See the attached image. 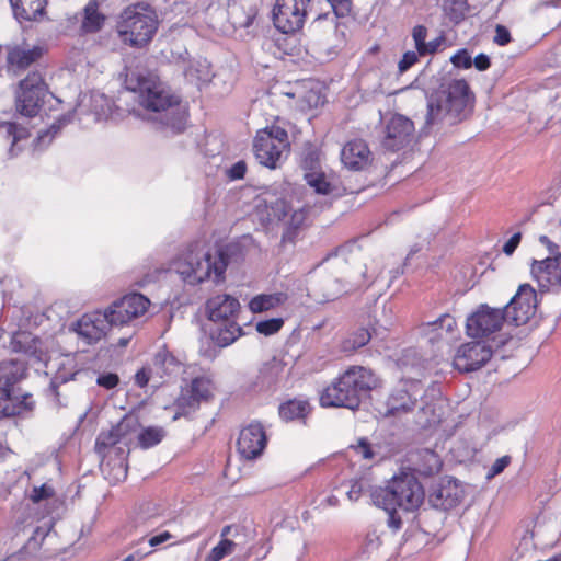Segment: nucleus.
<instances>
[{
    "label": "nucleus",
    "instance_id": "obj_29",
    "mask_svg": "<svg viewBox=\"0 0 561 561\" xmlns=\"http://www.w3.org/2000/svg\"><path fill=\"white\" fill-rule=\"evenodd\" d=\"M14 18L19 21H37L45 14L47 0H10Z\"/></svg>",
    "mask_w": 561,
    "mask_h": 561
},
{
    "label": "nucleus",
    "instance_id": "obj_21",
    "mask_svg": "<svg viewBox=\"0 0 561 561\" xmlns=\"http://www.w3.org/2000/svg\"><path fill=\"white\" fill-rule=\"evenodd\" d=\"M22 366L23 371L21 376L8 387L9 396L1 399L0 413L3 416L11 417L16 415H22L31 412L34 409L35 401L33 400L32 394H16L15 393V385L19 383L26 374V366L24 363L18 360Z\"/></svg>",
    "mask_w": 561,
    "mask_h": 561
},
{
    "label": "nucleus",
    "instance_id": "obj_64",
    "mask_svg": "<svg viewBox=\"0 0 561 561\" xmlns=\"http://www.w3.org/2000/svg\"><path fill=\"white\" fill-rule=\"evenodd\" d=\"M522 240V233H514L503 245V252L506 255H512Z\"/></svg>",
    "mask_w": 561,
    "mask_h": 561
},
{
    "label": "nucleus",
    "instance_id": "obj_46",
    "mask_svg": "<svg viewBox=\"0 0 561 561\" xmlns=\"http://www.w3.org/2000/svg\"><path fill=\"white\" fill-rule=\"evenodd\" d=\"M266 207L267 216L271 221H282L288 216L289 211L293 210L290 205L283 198L271 202Z\"/></svg>",
    "mask_w": 561,
    "mask_h": 561
},
{
    "label": "nucleus",
    "instance_id": "obj_14",
    "mask_svg": "<svg viewBox=\"0 0 561 561\" xmlns=\"http://www.w3.org/2000/svg\"><path fill=\"white\" fill-rule=\"evenodd\" d=\"M267 444V436L260 422H251L241 428L237 450L243 459L253 460L260 457Z\"/></svg>",
    "mask_w": 561,
    "mask_h": 561
},
{
    "label": "nucleus",
    "instance_id": "obj_30",
    "mask_svg": "<svg viewBox=\"0 0 561 561\" xmlns=\"http://www.w3.org/2000/svg\"><path fill=\"white\" fill-rule=\"evenodd\" d=\"M218 327L213 333V340L220 347H227L243 335V330L236 319L217 322Z\"/></svg>",
    "mask_w": 561,
    "mask_h": 561
},
{
    "label": "nucleus",
    "instance_id": "obj_8",
    "mask_svg": "<svg viewBox=\"0 0 561 561\" xmlns=\"http://www.w3.org/2000/svg\"><path fill=\"white\" fill-rule=\"evenodd\" d=\"M289 148L285 128L272 125L257 130L253 140V152L257 162L268 169H276L283 152Z\"/></svg>",
    "mask_w": 561,
    "mask_h": 561
},
{
    "label": "nucleus",
    "instance_id": "obj_62",
    "mask_svg": "<svg viewBox=\"0 0 561 561\" xmlns=\"http://www.w3.org/2000/svg\"><path fill=\"white\" fill-rule=\"evenodd\" d=\"M539 241L542 245H545L549 252L547 257H558V261H561V253L559 251V245L552 242L547 236H540Z\"/></svg>",
    "mask_w": 561,
    "mask_h": 561
},
{
    "label": "nucleus",
    "instance_id": "obj_9",
    "mask_svg": "<svg viewBox=\"0 0 561 561\" xmlns=\"http://www.w3.org/2000/svg\"><path fill=\"white\" fill-rule=\"evenodd\" d=\"M46 93L47 87L42 75L37 71L28 73L19 84L16 111L26 117L36 116Z\"/></svg>",
    "mask_w": 561,
    "mask_h": 561
},
{
    "label": "nucleus",
    "instance_id": "obj_40",
    "mask_svg": "<svg viewBox=\"0 0 561 561\" xmlns=\"http://www.w3.org/2000/svg\"><path fill=\"white\" fill-rule=\"evenodd\" d=\"M103 312L104 314H106L108 328L122 327L135 319L134 317L128 314V311L125 308H122V305L118 302V300L112 302V305L105 310H103Z\"/></svg>",
    "mask_w": 561,
    "mask_h": 561
},
{
    "label": "nucleus",
    "instance_id": "obj_55",
    "mask_svg": "<svg viewBox=\"0 0 561 561\" xmlns=\"http://www.w3.org/2000/svg\"><path fill=\"white\" fill-rule=\"evenodd\" d=\"M450 61L457 68L468 69L472 66V57L467 49H460L451 56Z\"/></svg>",
    "mask_w": 561,
    "mask_h": 561
},
{
    "label": "nucleus",
    "instance_id": "obj_35",
    "mask_svg": "<svg viewBox=\"0 0 561 561\" xmlns=\"http://www.w3.org/2000/svg\"><path fill=\"white\" fill-rule=\"evenodd\" d=\"M310 412V404L306 400L293 399L279 405L278 413L286 422L305 419Z\"/></svg>",
    "mask_w": 561,
    "mask_h": 561
},
{
    "label": "nucleus",
    "instance_id": "obj_17",
    "mask_svg": "<svg viewBox=\"0 0 561 561\" xmlns=\"http://www.w3.org/2000/svg\"><path fill=\"white\" fill-rule=\"evenodd\" d=\"M530 273L541 293L557 291L561 287V267L558 257L533 260Z\"/></svg>",
    "mask_w": 561,
    "mask_h": 561
},
{
    "label": "nucleus",
    "instance_id": "obj_15",
    "mask_svg": "<svg viewBox=\"0 0 561 561\" xmlns=\"http://www.w3.org/2000/svg\"><path fill=\"white\" fill-rule=\"evenodd\" d=\"M416 403V392L409 389L408 385L404 383L390 392L378 412L385 419L392 417L400 420L407 414L413 412Z\"/></svg>",
    "mask_w": 561,
    "mask_h": 561
},
{
    "label": "nucleus",
    "instance_id": "obj_28",
    "mask_svg": "<svg viewBox=\"0 0 561 561\" xmlns=\"http://www.w3.org/2000/svg\"><path fill=\"white\" fill-rule=\"evenodd\" d=\"M411 37L415 50L419 51L421 56H432L436 54L440 49L445 41V37L443 35L436 36L427 41L428 28L421 24L415 25L412 28Z\"/></svg>",
    "mask_w": 561,
    "mask_h": 561
},
{
    "label": "nucleus",
    "instance_id": "obj_36",
    "mask_svg": "<svg viewBox=\"0 0 561 561\" xmlns=\"http://www.w3.org/2000/svg\"><path fill=\"white\" fill-rule=\"evenodd\" d=\"M117 300L122 305V308H125L128 311V314L135 319L145 314L148 307L150 306V300L138 293L128 294Z\"/></svg>",
    "mask_w": 561,
    "mask_h": 561
},
{
    "label": "nucleus",
    "instance_id": "obj_25",
    "mask_svg": "<svg viewBox=\"0 0 561 561\" xmlns=\"http://www.w3.org/2000/svg\"><path fill=\"white\" fill-rule=\"evenodd\" d=\"M286 376V364L282 359L273 357L261 366L256 386L262 390H274L284 382Z\"/></svg>",
    "mask_w": 561,
    "mask_h": 561
},
{
    "label": "nucleus",
    "instance_id": "obj_59",
    "mask_svg": "<svg viewBox=\"0 0 561 561\" xmlns=\"http://www.w3.org/2000/svg\"><path fill=\"white\" fill-rule=\"evenodd\" d=\"M150 380H153L156 382L158 378L153 376V373H151V366L149 364L147 367H142L140 370L136 373L135 383L139 388H144L148 385Z\"/></svg>",
    "mask_w": 561,
    "mask_h": 561
},
{
    "label": "nucleus",
    "instance_id": "obj_13",
    "mask_svg": "<svg viewBox=\"0 0 561 561\" xmlns=\"http://www.w3.org/2000/svg\"><path fill=\"white\" fill-rule=\"evenodd\" d=\"M493 354V347L483 342H469L461 345L454 358L459 371L471 373L481 368Z\"/></svg>",
    "mask_w": 561,
    "mask_h": 561
},
{
    "label": "nucleus",
    "instance_id": "obj_4",
    "mask_svg": "<svg viewBox=\"0 0 561 561\" xmlns=\"http://www.w3.org/2000/svg\"><path fill=\"white\" fill-rule=\"evenodd\" d=\"M229 260L224 248L201 251L197 245H191L174 263V268L187 285L195 286L208 279L218 284L225 279Z\"/></svg>",
    "mask_w": 561,
    "mask_h": 561
},
{
    "label": "nucleus",
    "instance_id": "obj_10",
    "mask_svg": "<svg viewBox=\"0 0 561 561\" xmlns=\"http://www.w3.org/2000/svg\"><path fill=\"white\" fill-rule=\"evenodd\" d=\"M504 322L505 314L501 309L482 304L467 318L466 332L473 339L490 337L501 330Z\"/></svg>",
    "mask_w": 561,
    "mask_h": 561
},
{
    "label": "nucleus",
    "instance_id": "obj_11",
    "mask_svg": "<svg viewBox=\"0 0 561 561\" xmlns=\"http://www.w3.org/2000/svg\"><path fill=\"white\" fill-rule=\"evenodd\" d=\"M537 304L535 289L529 284H523L501 310L505 314L506 323L519 327L527 323L535 314Z\"/></svg>",
    "mask_w": 561,
    "mask_h": 561
},
{
    "label": "nucleus",
    "instance_id": "obj_53",
    "mask_svg": "<svg viewBox=\"0 0 561 561\" xmlns=\"http://www.w3.org/2000/svg\"><path fill=\"white\" fill-rule=\"evenodd\" d=\"M54 494V488L47 483H44L41 486H34L30 497L33 502L38 503L41 501L51 499Z\"/></svg>",
    "mask_w": 561,
    "mask_h": 561
},
{
    "label": "nucleus",
    "instance_id": "obj_7",
    "mask_svg": "<svg viewBox=\"0 0 561 561\" xmlns=\"http://www.w3.org/2000/svg\"><path fill=\"white\" fill-rule=\"evenodd\" d=\"M158 21L152 11L140 4L127 8L122 14L118 31L131 46L147 45L156 34Z\"/></svg>",
    "mask_w": 561,
    "mask_h": 561
},
{
    "label": "nucleus",
    "instance_id": "obj_1",
    "mask_svg": "<svg viewBox=\"0 0 561 561\" xmlns=\"http://www.w3.org/2000/svg\"><path fill=\"white\" fill-rule=\"evenodd\" d=\"M474 94L465 79H454L426 98L424 133L446 131L465 122L473 112Z\"/></svg>",
    "mask_w": 561,
    "mask_h": 561
},
{
    "label": "nucleus",
    "instance_id": "obj_12",
    "mask_svg": "<svg viewBox=\"0 0 561 561\" xmlns=\"http://www.w3.org/2000/svg\"><path fill=\"white\" fill-rule=\"evenodd\" d=\"M309 4L310 0H276L273 9L275 27L284 34L300 30Z\"/></svg>",
    "mask_w": 561,
    "mask_h": 561
},
{
    "label": "nucleus",
    "instance_id": "obj_51",
    "mask_svg": "<svg viewBox=\"0 0 561 561\" xmlns=\"http://www.w3.org/2000/svg\"><path fill=\"white\" fill-rule=\"evenodd\" d=\"M59 130L60 125L55 123L48 129L41 131L34 140L35 148L43 149L46 146H48L56 137V135L59 133Z\"/></svg>",
    "mask_w": 561,
    "mask_h": 561
},
{
    "label": "nucleus",
    "instance_id": "obj_52",
    "mask_svg": "<svg viewBox=\"0 0 561 561\" xmlns=\"http://www.w3.org/2000/svg\"><path fill=\"white\" fill-rule=\"evenodd\" d=\"M335 18L348 16L352 12V0H327Z\"/></svg>",
    "mask_w": 561,
    "mask_h": 561
},
{
    "label": "nucleus",
    "instance_id": "obj_26",
    "mask_svg": "<svg viewBox=\"0 0 561 561\" xmlns=\"http://www.w3.org/2000/svg\"><path fill=\"white\" fill-rule=\"evenodd\" d=\"M79 374V370L76 371H67L65 367L58 369L55 376L51 378L47 397L51 400L55 408H66L69 404V397L66 390L61 389L64 385L73 380L76 376Z\"/></svg>",
    "mask_w": 561,
    "mask_h": 561
},
{
    "label": "nucleus",
    "instance_id": "obj_16",
    "mask_svg": "<svg viewBox=\"0 0 561 561\" xmlns=\"http://www.w3.org/2000/svg\"><path fill=\"white\" fill-rule=\"evenodd\" d=\"M10 350L31 363H46L48 358L44 341L30 331L14 332L10 339Z\"/></svg>",
    "mask_w": 561,
    "mask_h": 561
},
{
    "label": "nucleus",
    "instance_id": "obj_22",
    "mask_svg": "<svg viewBox=\"0 0 561 561\" xmlns=\"http://www.w3.org/2000/svg\"><path fill=\"white\" fill-rule=\"evenodd\" d=\"M150 366L151 373L158 378L154 383V387H157L160 383L176 378L182 373L183 364L165 346H162L154 354Z\"/></svg>",
    "mask_w": 561,
    "mask_h": 561
},
{
    "label": "nucleus",
    "instance_id": "obj_58",
    "mask_svg": "<svg viewBox=\"0 0 561 561\" xmlns=\"http://www.w3.org/2000/svg\"><path fill=\"white\" fill-rule=\"evenodd\" d=\"M511 463V457L510 456H503L501 458H497L493 465L490 467V469L486 472V479H492L500 473H502L505 468Z\"/></svg>",
    "mask_w": 561,
    "mask_h": 561
},
{
    "label": "nucleus",
    "instance_id": "obj_50",
    "mask_svg": "<svg viewBox=\"0 0 561 561\" xmlns=\"http://www.w3.org/2000/svg\"><path fill=\"white\" fill-rule=\"evenodd\" d=\"M51 527L53 525L50 522L44 523L42 526L36 527L26 543L27 549L35 550L39 548L44 539L50 534Z\"/></svg>",
    "mask_w": 561,
    "mask_h": 561
},
{
    "label": "nucleus",
    "instance_id": "obj_24",
    "mask_svg": "<svg viewBox=\"0 0 561 561\" xmlns=\"http://www.w3.org/2000/svg\"><path fill=\"white\" fill-rule=\"evenodd\" d=\"M239 311V300L228 294L213 296L206 302V312L208 319L213 322H224L236 319Z\"/></svg>",
    "mask_w": 561,
    "mask_h": 561
},
{
    "label": "nucleus",
    "instance_id": "obj_3",
    "mask_svg": "<svg viewBox=\"0 0 561 561\" xmlns=\"http://www.w3.org/2000/svg\"><path fill=\"white\" fill-rule=\"evenodd\" d=\"M377 385L374 373L363 366H352L324 388L320 394V404L324 408H345L355 410L362 397Z\"/></svg>",
    "mask_w": 561,
    "mask_h": 561
},
{
    "label": "nucleus",
    "instance_id": "obj_23",
    "mask_svg": "<svg viewBox=\"0 0 561 561\" xmlns=\"http://www.w3.org/2000/svg\"><path fill=\"white\" fill-rule=\"evenodd\" d=\"M341 161L351 171H363L373 161L371 151L363 139H353L343 146Z\"/></svg>",
    "mask_w": 561,
    "mask_h": 561
},
{
    "label": "nucleus",
    "instance_id": "obj_45",
    "mask_svg": "<svg viewBox=\"0 0 561 561\" xmlns=\"http://www.w3.org/2000/svg\"><path fill=\"white\" fill-rule=\"evenodd\" d=\"M432 331L436 332L437 337L442 339L445 334H451L457 325L456 320L448 313H444L436 320L428 322Z\"/></svg>",
    "mask_w": 561,
    "mask_h": 561
},
{
    "label": "nucleus",
    "instance_id": "obj_56",
    "mask_svg": "<svg viewBox=\"0 0 561 561\" xmlns=\"http://www.w3.org/2000/svg\"><path fill=\"white\" fill-rule=\"evenodd\" d=\"M367 485L368 483L365 479L353 480L351 483V488L346 493L348 500L352 502L358 501L363 492L366 490Z\"/></svg>",
    "mask_w": 561,
    "mask_h": 561
},
{
    "label": "nucleus",
    "instance_id": "obj_20",
    "mask_svg": "<svg viewBox=\"0 0 561 561\" xmlns=\"http://www.w3.org/2000/svg\"><path fill=\"white\" fill-rule=\"evenodd\" d=\"M108 329L106 314L101 310L83 314L73 324V331L89 345L100 341Z\"/></svg>",
    "mask_w": 561,
    "mask_h": 561
},
{
    "label": "nucleus",
    "instance_id": "obj_31",
    "mask_svg": "<svg viewBox=\"0 0 561 561\" xmlns=\"http://www.w3.org/2000/svg\"><path fill=\"white\" fill-rule=\"evenodd\" d=\"M416 458L414 471L420 476L431 477L439 472L442 460L435 451L431 449L419 450Z\"/></svg>",
    "mask_w": 561,
    "mask_h": 561
},
{
    "label": "nucleus",
    "instance_id": "obj_38",
    "mask_svg": "<svg viewBox=\"0 0 561 561\" xmlns=\"http://www.w3.org/2000/svg\"><path fill=\"white\" fill-rule=\"evenodd\" d=\"M307 218V210L305 207L293 210L287 228L285 229L282 242L294 244L299 233V229L302 227Z\"/></svg>",
    "mask_w": 561,
    "mask_h": 561
},
{
    "label": "nucleus",
    "instance_id": "obj_6",
    "mask_svg": "<svg viewBox=\"0 0 561 561\" xmlns=\"http://www.w3.org/2000/svg\"><path fill=\"white\" fill-rule=\"evenodd\" d=\"M424 490L417 479L403 472L394 476L385 488L371 492L373 503L382 510L401 508L405 512L417 510L424 501Z\"/></svg>",
    "mask_w": 561,
    "mask_h": 561
},
{
    "label": "nucleus",
    "instance_id": "obj_47",
    "mask_svg": "<svg viewBox=\"0 0 561 561\" xmlns=\"http://www.w3.org/2000/svg\"><path fill=\"white\" fill-rule=\"evenodd\" d=\"M236 543L230 539H221L207 554L205 561H221L225 557L231 554Z\"/></svg>",
    "mask_w": 561,
    "mask_h": 561
},
{
    "label": "nucleus",
    "instance_id": "obj_42",
    "mask_svg": "<svg viewBox=\"0 0 561 561\" xmlns=\"http://www.w3.org/2000/svg\"><path fill=\"white\" fill-rule=\"evenodd\" d=\"M186 389L199 401H208L211 397L213 383L208 377H196Z\"/></svg>",
    "mask_w": 561,
    "mask_h": 561
},
{
    "label": "nucleus",
    "instance_id": "obj_18",
    "mask_svg": "<svg viewBox=\"0 0 561 561\" xmlns=\"http://www.w3.org/2000/svg\"><path fill=\"white\" fill-rule=\"evenodd\" d=\"M414 124L403 115H394L386 126L382 146L391 151L400 150L413 138Z\"/></svg>",
    "mask_w": 561,
    "mask_h": 561
},
{
    "label": "nucleus",
    "instance_id": "obj_19",
    "mask_svg": "<svg viewBox=\"0 0 561 561\" xmlns=\"http://www.w3.org/2000/svg\"><path fill=\"white\" fill-rule=\"evenodd\" d=\"M463 499V490L457 480L443 479L428 495L432 507L448 511L456 507Z\"/></svg>",
    "mask_w": 561,
    "mask_h": 561
},
{
    "label": "nucleus",
    "instance_id": "obj_60",
    "mask_svg": "<svg viewBox=\"0 0 561 561\" xmlns=\"http://www.w3.org/2000/svg\"><path fill=\"white\" fill-rule=\"evenodd\" d=\"M318 167H319V156H318L317 151H314V150L308 151L301 160L302 170L305 171V173L311 172V171H319Z\"/></svg>",
    "mask_w": 561,
    "mask_h": 561
},
{
    "label": "nucleus",
    "instance_id": "obj_2",
    "mask_svg": "<svg viewBox=\"0 0 561 561\" xmlns=\"http://www.w3.org/2000/svg\"><path fill=\"white\" fill-rule=\"evenodd\" d=\"M135 99L147 111L149 119L158 124V128L167 135L182 133L187 123V113L180 99L167 90L160 82L146 77H138L136 85H128Z\"/></svg>",
    "mask_w": 561,
    "mask_h": 561
},
{
    "label": "nucleus",
    "instance_id": "obj_34",
    "mask_svg": "<svg viewBox=\"0 0 561 561\" xmlns=\"http://www.w3.org/2000/svg\"><path fill=\"white\" fill-rule=\"evenodd\" d=\"M105 22V16L99 11L96 0H90L84 7V14L81 22V31L83 33L99 32Z\"/></svg>",
    "mask_w": 561,
    "mask_h": 561
},
{
    "label": "nucleus",
    "instance_id": "obj_43",
    "mask_svg": "<svg viewBox=\"0 0 561 561\" xmlns=\"http://www.w3.org/2000/svg\"><path fill=\"white\" fill-rule=\"evenodd\" d=\"M468 10L469 5L466 0H446L444 3V11L454 23L462 21Z\"/></svg>",
    "mask_w": 561,
    "mask_h": 561
},
{
    "label": "nucleus",
    "instance_id": "obj_44",
    "mask_svg": "<svg viewBox=\"0 0 561 561\" xmlns=\"http://www.w3.org/2000/svg\"><path fill=\"white\" fill-rule=\"evenodd\" d=\"M165 436L162 427L149 426L142 430L138 435L139 445L147 449L158 445Z\"/></svg>",
    "mask_w": 561,
    "mask_h": 561
},
{
    "label": "nucleus",
    "instance_id": "obj_61",
    "mask_svg": "<svg viewBox=\"0 0 561 561\" xmlns=\"http://www.w3.org/2000/svg\"><path fill=\"white\" fill-rule=\"evenodd\" d=\"M119 382V378L114 373H105L96 378L98 386L107 390L115 388Z\"/></svg>",
    "mask_w": 561,
    "mask_h": 561
},
{
    "label": "nucleus",
    "instance_id": "obj_54",
    "mask_svg": "<svg viewBox=\"0 0 561 561\" xmlns=\"http://www.w3.org/2000/svg\"><path fill=\"white\" fill-rule=\"evenodd\" d=\"M420 57L422 56L416 50L405 51L398 64L399 72L404 73L405 71H408L419 61Z\"/></svg>",
    "mask_w": 561,
    "mask_h": 561
},
{
    "label": "nucleus",
    "instance_id": "obj_32",
    "mask_svg": "<svg viewBox=\"0 0 561 561\" xmlns=\"http://www.w3.org/2000/svg\"><path fill=\"white\" fill-rule=\"evenodd\" d=\"M304 179L309 187L319 195H339L336 185L330 181L323 171H311L304 174Z\"/></svg>",
    "mask_w": 561,
    "mask_h": 561
},
{
    "label": "nucleus",
    "instance_id": "obj_63",
    "mask_svg": "<svg viewBox=\"0 0 561 561\" xmlns=\"http://www.w3.org/2000/svg\"><path fill=\"white\" fill-rule=\"evenodd\" d=\"M510 42H511L510 31L503 25H497L495 28L494 43H496L500 46H505Z\"/></svg>",
    "mask_w": 561,
    "mask_h": 561
},
{
    "label": "nucleus",
    "instance_id": "obj_5",
    "mask_svg": "<svg viewBox=\"0 0 561 561\" xmlns=\"http://www.w3.org/2000/svg\"><path fill=\"white\" fill-rule=\"evenodd\" d=\"M129 421L122 420L108 432H102L96 437L95 449L103 457L101 470L110 482H118L126 478L127 466V433Z\"/></svg>",
    "mask_w": 561,
    "mask_h": 561
},
{
    "label": "nucleus",
    "instance_id": "obj_27",
    "mask_svg": "<svg viewBox=\"0 0 561 561\" xmlns=\"http://www.w3.org/2000/svg\"><path fill=\"white\" fill-rule=\"evenodd\" d=\"M42 56V48L28 45H15L8 49L7 60L14 71L27 68Z\"/></svg>",
    "mask_w": 561,
    "mask_h": 561
},
{
    "label": "nucleus",
    "instance_id": "obj_41",
    "mask_svg": "<svg viewBox=\"0 0 561 561\" xmlns=\"http://www.w3.org/2000/svg\"><path fill=\"white\" fill-rule=\"evenodd\" d=\"M0 131L11 139L10 153L13 156L14 146L22 139H26L30 136L28 130L25 127L18 125L14 122L0 119Z\"/></svg>",
    "mask_w": 561,
    "mask_h": 561
},
{
    "label": "nucleus",
    "instance_id": "obj_49",
    "mask_svg": "<svg viewBox=\"0 0 561 561\" xmlns=\"http://www.w3.org/2000/svg\"><path fill=\"white\" fill-rule=\"evenodd\" d=\"M283 318H272L256 322L255 329L260 334L270 336L277 333L283 328Z\"/></svg>",
    "mask_w": 561,
    "mask_h": 561
},
{
    "label": "nucleus",
    "instance_id": "obj_33",
    "mask_svg": "<svg viewBox=\"0 0 561 561\" xmlns=\"http://www.w3.org/2000/svg\"><path fill=\"white\" fill-rule=\"evenodd\" d=\"M183 75L188 82L199 85L209 81L210 66L206 59H193L184 65Z\"/></svg>",
    "mask_w": 561,
    "mask_h": 561
},
{
    "label": "nucleus",
    "instance_id": "obj_57",
    "mask_svg": "<svg viewBox=\"0 0 561 561\" xmlns=\"http://www.w3.org/2000/svg\"><path fill=\"white\" fill-rule=\"evenodd\" d=\"M247 172V163L243 160H239L226 170V175L231 181L241 180L244 178Z\"/></svg>",
    "mask_w": 561,
    "mask_h": 561
},
{
    "label": "nucleus",
    "instance_id": "obj_39",
    "mask_svg": "<svg viewBox=\"0 0 561 561\" xmlns=\"http://www.w3.org/2000/svg\"><path fill=\"white\" fill-rule=\"evenodd\" d=\"M196 397L188 392L187 389H183L180 397L175 401V414L173 420H178L181 416H188L194 413L201 405Z\"/></svg>",
    "mask_w": 561,
    "mask_h": 561
},
{
    "label": "nucleus",
    "instance_id": "obj_48",
    "mask_svg": "<svg viewBox=\"0 0 561 561\" xmlns=\"http://www.w3.org/2000/svg\"><path fill=\"white\" fill-rule=\"evenodd\" d=\"M370 339L371 334L367 329H359L344 342V350L354 351L363 347L370 341Z\"/></svg>",
    "mask_w": 561,
    "mask_h": 561
},
{
    "label": "nucleus",
    "instance_id": "obj_37",
    "mask_svg": "<svg viewBox=\"0 0 561 561\" xmlns=\"http://www.w3.org/2000/svg\"><path fill=\"white\" fill-rule=\"evenodd\" d=\"M285 298L283 293L261 294L249 301V309L253 313L264 312L282 305Z\"/></svg>",
    "mask_w": 561,
    "mask_h": 561
}]
</instances>
